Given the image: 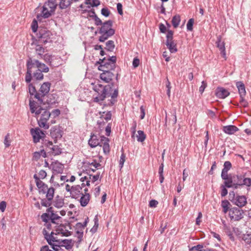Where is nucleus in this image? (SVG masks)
Here are the masks:
<instances>
[{
    "label": "nucleus",
    "mask_w": 251,
    "mask_h": 251,
    "mask_svg": "<svg viewBox=\"0 0 251 251\" xmlns=\"http://www.w3.org/2000/svg\"><path fill=\"white\" fill-rule=\"evenodd\" d=\"M94 222H95L94 226L90 230V231L91 232H92L93 233H95L97 231V228L99 226L98 219L97 216L94 218Z\"/></svg>",
    "instance_id": "3c124183"
},
{
    "label": "nucleus",
    "mask_w": 251,
    "mask_h": 251,
    "mask_svg": "<svg viewBox=\"0 0 251 251\" xmlns=\"http://www.w3.org/2000/svg\"><path fill=\"white\" fill-rule=\"evenodd\" d=\"M51 83L49 82H44L41 85L38 91H37L35 85L33 83H29L28 85L29 93L31 96H33L34 98L38 100L40 104L44 103L43 98L48 96L50 90Z\"/></svg>",
    "instance_id": "20e7f679"
},
{
    "label": "nucleus",
    "mask_w": 251,
    "mask_h": 251,
    "mask_svg": "<svg viewBox=\"0 0 251 251\" xmlns=\"http://www.w3.org/2000/svg\"><path fill=\"white\" fill-rule=\"evenodd\" d=\"M43 78L44 75L43 74V73L39 70H36V71L32 74L31 80H32L33 81L31 83H33V85H35L38 83L39 81L43 80ZM27 83L29 84V83H31V82Z\"/></svg>",
    "instance_id": "2eb2a0df"
},
{
    "label": "nucleus",
    "mask_w": 251,
    "mask_h": 251,
    "mask_svg": "<svg viewBox=\"0 0 251 251\" xmlns=\"http://www.w3.org/2000/svg\"><path fill=\"white\" fill-rule=\"evenodd\" d=\"M242 239L247 244H251V234H244Z\"/></svg>",
    "instance_id": "09e8293b"
},
{
    "label": "nucleus",
    "mask_w": 251,
    "mask_h": 251,
    "mask_svg": "<svg viewBox=\"0 0 251 251\" xmlns=\"http://www.w3.org/2000/svg\"><path fill=\"white\" fill-rule=\"evenodd\" d=\"M232 165L230 161H226L224 164V168L222 169L221 173V177L223 179H226L229 175L228 171L231 168Z\"/></svg>",
    "instance_id": "f3484780"
},
{
    "label": "nucleus",
    "mask_w": 251,
    "mask_h": 251,
    "mask_svg": "<svg viewBox=\"0 0 251 251\" xmlns=\"http://www.w3.org/2000/svg\"><path fill=\"white\" fill-rule=\"evenodd\" d=\"M90 199V195L89 194H82L79 200L80 205L82 207L86 206L89 203Z\"/></svg>",
    "instance_id": "393cba45"
},
{
    "label": "nucleus",
    "mask_w": 251,
    "mask_h": 251,
    "mask_svg": "<svg viewBox=\"0 0 251 251\" xmlns=\"http://www.w3.org/2000/svg\"><path fill=\"white\" fill-rule=\"evenodd\" d=\"M54 197L53 189H51L46 194V198L42 199L41 201V204L44 207H49L52 204V201Z\"/></svg>",
    "instance_id": "9d476101"
},
{
    "label": "nucleus",
    "mask_w": 251,
    "mask_h": 251,
    "mask_svg": "<svg viewBox=\"0 0 251 251\" xmlns=\"http://www.w3.org/2000/svg\"><path fill=\"white\" fill-rule=\"evenodd\" d=\"M163 167L164 164L163 163H161L159 166L158 170V173L159 175V180L161 183H162L163 182V180L164 179V177L163 176Z\"/></svg>",
    "instance_id": "c03bdc74"
},
{
    "label": "nucleus",
    "mask_w": 251,
    "mask_h": 251,
    "mask_svg": "<svg viewBox=\"0 0 251 251\" xmlns=\"http://www.w3.org/2000/svg\"><path fill=\"white\" fill-rule=\"evenodd\" d=\"M243 210L237 207H232L229 210V216L231 220L239 221L243 218Z\"/></svg>",
    "instance_id": "6e6552de"
},
{
    "label": "nucleus",
    "mask_w": 251,
    "mask_h": 251,
    "mask_svg": "<svg viewBox=\"0 0 251 251\" xmlns=\"http://www.w3.org/2000/svg\"><path fill=\"white\" fill-rule=\"evenodd\" d=\"M244 178V175H235L230 174L227 176L226 179H224V184H225L226 186H230L231 184L238 183L242 185V180Z\"/></svg>",
    "instance_id": "0eeeda50"
},
{
    "label": "nucleus",
    "mask_w": 251,
    "mask_h": 251,
    "mask_svg": "<svg viewBox=\"0 0 251 251\" xmlns=\"http://www.w3.org/2000/svg\"><path fill=\"white\" fill-rule=\"evenodd\" d=\"M72 1L73 0H60L59 7L61 9H66L71 5Z\"/></svg>",
    "instance_id": "7c9ffc66"
},
{
    "label": "nucleus",
    "mask_w": 251,
    "mask_h": 251,
    "mask_svg": "<svg viewBox=\"0 0 251 251\" xmlns=\"http://www.w3.org/2000/svg\"><path fill=\"white\" fill-rule=\"evenodd\" d=\"M53 13V12H51L50 10V11L48 10V7L46 6V5H44L42 11V16L44 18H48L51 15L52 13Z\"/></svg>",
    "instance_id": "2f4dec72"
},
{
    "label": "nucleus",
    "mask_w": 251,
    "mask_h": 251,
    "mask_svg": "<svg viewBox=\"0 0 251 251\" xmlns=\"http://www.w3.org/2000/svg\"><path fill=\"white\" fill-rule=\"evenodd\" d=\"M100 137H101V143L100 146H102L104 153L105 154H108L110 152V147L109 144V139L104 136H101Z\"/></svg>",
    "instance_id": "4468645a"
},
{
    "label": "nucleus",
    "mask_w": 251,
    "mask_h": 251,
    "mask_svg": "<svg viewBox=\"0 0 251 251\" xmlns=\"http://www.w3.org/2000/svg\"><path fill=\"white\" fill-rule=\"evenodd\" d=\"M47 148H50L51 150V153L54 155H58L62 153V149L57 146H53L51 141H48L45 143Z\"/></svg>",
    "instance_id": "a211bd4d"
},
{
    "label": "nucleus",
    "mask_w": 251,
    "mask_h": 251,
    "mask_svg": "<svg viewBox=\"0 0 251 251\" xmlns=\"http://www.w3.org/2000/svg\"><path fill=\"white\" fill-rule=\"evenodd\" d=\"M53 172L58 174H62L63 171L64 167L63 164L59 162H55L51 165Z\"/></svg>",
    "instance_id": "bb28decb"
},
{
    "label": "nucleus",
    "mask_w": 251,
    "mask_h": 251,
    "mask_svg": "<svg viewBox=\"0 0 251 251\" xmlns=\"http://www.w3.org/2000/svg\"><path fill=\"white\" fill-rule=\"evenodd\" d=\"M95 21V24L98 26L101 25L102 24V22L101 20L97 16H94V18H92Z\"/></svg>",
    "instance_id": "e2e57ef3"
},
{
    "label": "nucleus",
    "mask_w": 251,
    "mask_h": 251,
    "mask_svg": "<svg viewBox=\"0 0 251 251\" xmlns=\"http://www.w3.org/2000/svg\"><path fill=\"white\" fill-rule=\"evenodd\" d=\"M229 200L234 204L241 208L247 203V198L245 196H239L235 194L234 191H230L229 193Z\"/></svg>",
    "instance_id": "423d86ee"
},
{
    "label": "nucleus",
    "mask_w": 251,
    "mask_h": 251,
    "mask_svg": "<svg viewBox=\"0 0 251 251\" xmlns=\"http://www.w3.org/2000/svg\"><path fill=\"white\" fill-rule=\"evenodd\" d=\"M180 22V16L179 15H175L172 19V23L174 28L178 27Z\"/></svg>",
    "instance_id": "f704fd0d"
},
{
    "label": "nucleus",
    "mask_w": 251,
    "mask_h": 251,
    "mask_svg": "<svg viewBox=\"0 0 251 251\" xmlns=\"http://www.w3.org/2000/svg\"><path fill=\"white\" fill-rule=\"evenodd\" d=\"M101 143V139L100 140L99 137L95 134L92 135L88 141V144L91 148H95L97 146H100Z\"/></svg>",
    "instance_id": "aec40b11"
},
{
    "label": "nucleus",
    "mask_w": 251,
    "mask_h": 251,
    "mask_svg": "<svg viewBox=\"0 0 251 251\" xmlns=\"http://www.w3.org/2000/svg\"><path fill=\"white\" fill-rule=\"evenodd\" d=\"M171 116V118H169V125L172 124L173 126H174L176 124L177 121L176 112H175L174 113L172 114Z\"/></svg>",
    "instance_id": "49530a36"
},
{
    "label": "nucleus",
    "mask_w": 251,
    "mask_h": 251,
    "mask_svg": "<svg viewBox=\"0 0 251 251\" xmlns=\"http://www.w3.org/2000/svg\"><path fill=\"white\" fill-rule=\"evenodd\" d=\"M115 47L114 41L112 40H109L106 43L105 49L108 51L112 52L113 51Z\"/></svg>",
    "instance_id": "e433bc0d"
},
{
    "label": "nucleus",
    "mask_w": 251,
    "mask_h": 251,
    "mask_svg": "<svg viewBox=\"0 0 251 251\" xmlns=\"http://www.w3.org/2000/svg\"><path fill=\"white\" fill-rule=\"evenodd\" d=\"M51 248L54 251H63L61 249V247L63 246V245H57V244H53L52 245H50Z\"/></svg>",
    "instance_id": "680f3d73"
},
{
    "label": "nucleus",
    "mask_w": 251,
    "mask_h": 251,
    "mask_svg": "<svg viewBox=\"0 0 251 251\" xmlns=\"http://www.w3.org/2000/svg\"><path fill=\"white\" fill-rule=\"evenodd\" d=\"M102 73L100 75V78L106 83L110 82L114 76V75L109 70L102 71Z\"/></svg>",
    "instance_id": "f8f14e48"
},
{
    "label": "nucleus",
    "mask_w": 251,
    "mask_h": 251,
    "mask_svg": "<svg viewBox=\"0 0 251 251\" xmlns=\"http://www.w3.org/2000/svg\"><path fill=\"white\" fill-rule=\"evenodd\" d=\"M99 0H85V4H90L92 7H97L100 4Z\"/></svg>",
    "instance_id": "58836bf2"
},
{
    "label": "nucleus",
    "mask_w": 251,
    "mask_h": 251,
    "mask_svg": "<svg viewBox=\"0 0 251 251\" xmlns=\"http://www.w3.org/2000/svg\"><path fill=\"white\" fill-rule=\"evenodd\" d=\"M60 242H62V243L65 244L64 245H63L62 247H64L65 248V249L68 250L72 249L74 246V244L72 243V240H68V239L61 240Z\"/></svg>",
    "instance_id": "473e14b6"
},
{
    "label": "nucleus",
    "mask_w": 251,
    "mask_h": 251,
    "mask_svg": "<svg viewBox=\"0 0 251 251\" xmlns=\"http://www.w3.org/2000/svg\"><path fill=\"white\" fill-rule=\"evenodd\" d=\"M51 32L45 27H40L38 32L37 33V37L38 39V43L44 45L47 43H51L52 41L51 36Z\"/></svg>",
    "instance_id": "39448f33"
},
{
    "label": "nucleus",
    "mask_w": 251,
    "mask_h": 251,
    "mask_svg": "<svg viewBox=\"0 0 251 251\" xmlns=\"http://www.w3.org/2000/svg\"><path fill=\"white\" fill-rule=\"evenodd\" d=\"M46 240H47L48 243L50 245L55 244V243H53L52 242H60V241L61 240L60 239H57L56 237H55L53 235H50V236H49L48 238L46 237Z\"/></svg>",
    "instance_id": "4c0bfd02"
},
{
    "label": "nucleus",
    "mask_w": 251,
    "mask_h": 251,
    "mask_svg": "<svg viewBox=\"0 0 251 251\" xmlns=\"http://www.w3.org/2000/svg\"><path fill=\"white\" fill-rule=\"evenodd\" d=\"M37 68L42 73H48L49 71V67L44 63L40 62L36 59H32L29 57L26 61V73L25 74V81L26 83H29L32 79V69Z\"/></svg>",
    "instance_id": "7ed1b4c3"
},
{
    "label": "nucleus",
    "mask_w": 251,
    "mask_h": 251,
    "mask_svg": "<svg viewBox=\"0 0 251 251\" xmlns=\"http://www.w3.org/2000/svg\"><path fill=\"white\" fill-rule=\"evenodd\" d=\"M227 186H226L225 184H224L221 185V195L222 197H225L228 193L227 190L226 189Z\"/></svg>",
    "instance_id": "8fccbe9b"
},
{
    "label": "nucleus",
    "mask_w": 251,
    "mask_h": 251,
    "mask_svg": "<svg viewBox=\"0 0 251 251\" xmlns=\"http://www.w3.org/2000/svg\"><path fill=\"white\" fill-rule=\"evenodd\" d=\"M126 160V155L124 153H122V154L121 155L120 162H119V166L121 168H123L124 164Z\"/></svg>",
    "instance_id": "bf43d9fd"
},
{
    "label": "nucleus",
    "mask_w": 251,
    "mask_h": 251,
    "mask_svg": "<svg viewBox=\"0 0 251 251\" xmlns=\"http://www.w3.org/2000/svg\"><path fill=\"white\" fill-rule=\"evenodd\" d=\"M64 199L60 197L59 195H57L55 198L54 200L53 201V205L58 208H61L63 207L64 205Z\"/></svg>",
    "instance_id": "cd10ccee"
},
{
    "label": "nucleus",
    "mask_w": 251,
    "mask_h": 251,
    "mask_svg": "<svg viewBox=\"0 0 251 251\" xmlns=\"http://www.w3.org/2000/svg\"><path fill=\"white\" fill-rule=\"evenodd\" d=\"M113 24V22L111 20L102 23L101 26L100 27H99V33H102L103 32L110 33L111 32L112 33H115V29L112 28Z\"/></svg>",
    "instance_id": "1a4fd4ad"
},
{
    "label": "nucleus",
    "mask_w": 251,
    "mask_h": 251,
    "mask_svg": "<svg viewBox=\"0 0 251 251\" xmlns=\"http://www.w3.org/2000/svg\"><path fill=\"white\" fill-rule=\"evenodd\" d=\"M10 135L9 133H7V135L5 136V138L4 140V144L6 148L8 147L10 145Z\"/></svg>",
    "instance_id": "5fc2aeb1"
},
{
    "label": "nucleus",
    "mask_w": 251,
    "mask_h": 251,
    "mask_svg": "<svg viewBox=\"0 0 251 251\" xmlns=\"http://www.w3.org/2000/svg\"><path fill=\"white\" fill-rule=\"evenodd\" d=\"M224 229L227 235L232 232L230 226L225 224H224Z\"/></svg>",
    "instance_id": "338daca9"
},
{
    "label": "nucleus",
    "mask_w": 251,
    "mask_h": 251,
    "mask_svg": "<svg viewBox=\"0 0 251 251\" xmlns=\"http://www.w3.org/2000/svg\"><path fill=\"white\" fill-rule=\"evenodd\" d=\"M101 14L104 17H107L110 15V11L107 8L104 7L101 9Z\"/></svg>",
    "instance_id": "4d7b16f0"
},
{
    "label": "nucleus",
    "mask_w": 251,
    "mask_h": 251,
    "mask_svg": "<svg viewBox=\"0 0 251 251\" xmlns=\"http://www.w3.org/2000/svg\"><path fill=\"white\" fill-rule=\"evenodd\" d=\"M194 23V20L193 18H191L189 20L188 23L187 24V29L189 31L193 30V25Z\"/></svg>",
    "instance_id": "603ef678"
},
{
    "label": "nucleus",
    "mask_w": 251,
    "mask_h": 251,
    "mask_svg": "<svg viewBox=\"0 0 251 251\" xmlns=\"http://www.w3.org/2000/svg\"><path fill=\"white\" fill-rule=\"evenodd\" d=\"M217 46L219 49L221 51V56L226 59V53L225 50V43L224 42H222L221 37H218L217 41H216Z\"/></svg>",
    "instance_id": "4be33fe9"
},
{
    "label": "nucleus",
    "mask_w": 251,
    "mask_h": 251,
    "mask_svg": "<svg viewBox=\"0 0 251 251\" xmlns=\"http://www.w3.org/2000/svg\"><path fill=\"white\" fill-rule=\"evenodd\" d=\"M242 185H246L247 186H251V178H245L244 177L243 180H242Z\"/></svg>",
    "instance_id": "6e6d98bb"
},
{
    "label": "nucleus",
    "mask_w": 251,
    "mask_h": 251,
    "mask_svg": "<svg viewBox=\"0 0 251 251\" xmlns=\"http://www.w3.org/2000/svg\"><path fill=\"white\" fill-rule=\"evenodd\" d=\"M35 50L40 58L42 57L43 53L45 52V48L41 45L37 44L36 45Z\"/></svg>",
    "instance_id": "ea45409f"
},
{
    "label": "nucleus",
    "mask_w": 251,
    "mask_h": 251,
    "mask_svg": "<svg viewBox=\"0 0 251 251\" xmlns=\"http://www.w3.org/2000/svg\"><path fill=\"white\" fill-rule=\"evenodd\" d=\"M216 96L220 99H225L229 95V92L222 87H218L216 90Z\"/></svg>",
    "instance_id": "412c9836"
},
{
    "label": "nucleus",
    "mask_w": 251,
    "mask_h": 251,
    "mask_svg": "<svg viewBox=\"0 0 251 251\" xmlns=\"http://www.w3.org/2000/svg\"><path fill=\"white\" fill-rule=\"evenodd\" d=\"M31 28L33 32H37L38 29V23L37 21L34 19L31 24Z\"/></svg>",
    "instance_id": "864d4df0"
},
{
    "label": "nucleus",
    "mask_w": 251,
    "mask_h": 251,
    "mask_svg": "<svg viewBox=\"0 0 251 251\" xmlns=\"http://www.w3.org/2000/svg\"><path fill=\"white\" fill-rule=\"evenodd\" d=\"M138 135L137 136V141L143 142L146 138V135L142 130L138 131Z\"/></svg>",
    "instance_id": "a19ab883"
},
{
    "label": "nucleus",
    "mask_w": 251,
    "mask_h": 251,
    "mask_svg": "<svg viewBox=\"0 0 251 251\" xmlns=\"http://www.w3.org/2000/svg\"><path fill=\"white\" fill-rule=\"evenodd\" d=\"M166 45L171 53H175L177 51L176 44L173 42H166Z\"/></svg>",
    "instance_id": "72a5a7b5"
},
{
    "label": "nucleus",
    "mask_w": 251,
    "mask_h": 251,
    "mask_svg": "<svg viewBox=\"0 0 251 251\" xmlns=\"http://www.w3.org/2000/svg\"><path fill=\"white\" fill-rule=\"evenodd\" d=\"M222 206L223 208V212L226 213L229 211V205H230L229 202L227 200H224L222 201Z\"/></svg>",
    "instance_id": "79ce46f5"
},
{
    "label": "nucleus",
    "mask_w": 251,
    "mask_h": 251,
    "mask_svg": "<svg viewBox=\"0 0 251 251\" xmlns=\"http://www.w3.org/2000/svg\"><path fill=\"white\" fill-rule=\"evenodd\" d=\"M113 85V83H111L104 86L101 84L96 85L94 87V90L97 92L98 95L94 98V101L99 102L104 100L106 98L111 97V99L108 100L107 102H105L103 105L104 106L113 105L117 101V98L118 96V88L114 89L113 92L111 93Z\"/></svg>",
    "instance_id": "f257e3e1"
},
{
    "label": "nucleus",
    "mask_w": 251,
    "mask_h": 251,
    "mask_svg": "<svg viewBox=\"0 0 251 251\" xmlns=\"http://www.w3.org/2000/svg\"><path fill=\"white\" fill-rule=\"evenodd\" d=\"M44 4L46 5L47 7H49L50 8L51 12H53V13L57 6L56 0H48Z\"/></svg>",
    "instance_id": "c85d7f7f"
},
{
    "label": "nucleus",
    "mask_w": 251,
    "mask_h": 251,
    "mask_svg": "<svg viewBox=\"0 0 251 251\" xmlns=\"http://www.w3.org/2000/svg\"><path fill=\"white\" fill-rule=\"evenodd\" d=\"M54 118H55L58 116L60 114V111L58 109H55L52 111L51 113H50Z\"/></svg>",
    "instance_id": "774afa93"
},
{
    "label": "nucleus",
    "mask_w": 251,
    "mask_h": 251,
    "mask_svg": "<svg viewBox=\"0 0 251 251\" xmlns=\"http://www.w3.org/2000/svg\"><path fill=\"white\" fill-rule=\"evenodd\" d=\"M174 31L171 30H167V34L166 35V42L170 43L174 42L173 39Z\"/></svg>",
    "instance_id": "37998d69"
},
{
    "label": "nucleus",
    "mask_w": 251,
    "mask_h": 251,
    "mask_svg": "<svg viewBox=\"0 0 251 251\" xmlns=\"http://www.w3.org/2000/svg\"><path fill=\"white\" fill-rule=\"evenodd\" d=\"M101 35L99 37V41L100 42H104L105 40H106L109 37L113 36L115 33H107L106 32H103L100 33Z\"/></svg>",
    "instance_id": "c9c22d12"
},
{
    "label": "nucleus",
    "mask_w": 251,
    "mask_h": 251,
    "mask_svg": "<svg viewBox=\"0 0 251 251\" xmlns=\"http://www.w3.org/2000/svg\"><path fill=\"white\" fill-rule=\"evenodd\" d=\"M30 132L33 136L34 143H37L39 142L40 139H42L43 136L40 134H43L44 136H45L44 131L41 130L39 127L35 129L31 128Z\"/></svg>",
    "instance_id": "9b49d317"
},
{
    "label": "nucleus",
    "mask_w": 251,
    "mask_h": 251,
    "mask_svg": "<svg viewBox=\"0 0 251 251\" xmlns=\"http://www.w3.org/2000/svg\"><path fill=\"white\" fill-rule=\"evenodd\" d=\"M105 112H102V114L101 115L100 118L101 119H104L106 122L111 119L112 114L111 111H108L106 112L105 115H104Z\"/></svg>",
    "instance_id": "a18cd8bd"
},
{
    "label": "nucleus",
    "mask_w": 251,
    "mask_h": 251,
    "mask_svg": "<svg viewBox=\"0 0 251 251\" xmlns=\"http://www.w3.org/2000/svg\"><path fill=\"white\" fill-rule=\"evenodd\" d=\"M83 194L82 187H80V185H77L72 186V190L71 193V196L72 198L77 199L80 197Z\"/></svg>",
    "instance_id": "ddd939ff"
},
{
    "label": "nucleus",
    "mask_w": 251,
    "mask_h": 251,
    "mask_svg": "<svg viewBox=\"0 0 251 251\" xmlns=\"http://www.w3.org/2000/svg\"><path fill=\"white\" fill-rule=\"evenodd\" d=\"M50 217L49 213H45L41 215V219L43 222L47 223L48 221L50 220Z\"/></svg>",
    "instance_id": "052dcab7"
},
{
    "label": "nucleus",
    "mask_w": 251,
    "mask_h": 251,
    "mask_svg": "<svg viewBox=\"0 0 251 251\" xmlns=\"http://www.w3.org/2000/svg\"><path fill=\"white\" fill-rule=\"evenodd\" d=\"M236 86L238 89V92L240 96H246V91L244 83L242 81H238L236 83Z\"/></svg>",
    "instance_id": "a878e982"
},
{
    "label": "nucleus",
    "mask_w": 251,
    "mask_h": 251,
    "mask_svg": "<svg viewBox=\"0 0 251 251\" xmlns=\"http://www.w3.org/2000/svg\"><path fill=\"white\" fill-rule=\"evenodd\" d=\"M112 65H113L112 64V63L111 62H110V61H109L107 59L106 60V61H105V63L103 64V65H100L98 67V69L100 71L114 70L115 69L116 67H113V66H112Z\"/></svg>",
    "instance_id": "b1692460"
},
{
    "label": "nucleus",
    "mask_w": 251,
    "mask_h": 251,
    "mask_svg": "<svg viewBox=\"0 0 251 251\" xmlns=\"http://www.w3.org/2000/svg\"><path fill=\"white\" fill-rule=\"evenodd\" d=\"M50 135L55 139L54 141H56L57 139L62 137V131L57 126H54L50 129Z\"/></svg>",
    "instance_id": "dca6fc26"
},
{
    "label": "nucleus",
    "mask_w": 251,
    "mask_h": 251,
    "mask_svg": "<svg viewBox=\"0 0 251 251\" xmlns=\"http://www.w3.org/2000/svg\"><path fill=\"white\" fill-rule=\"evenodd\" d=\"M54 56L52 55L51 54H49L48 53H46L42 56V57H41V58H43L44 61L49 64V65L50 67H55L53 64L52 63V58L54 57Z\"/></svg>",
    "instance_id": "c756f323"
},
{
    "label": "nucleus",
    "mask_w": 251,
    "mask_h": 251,
    "mask_svg": "<svg viewBox=\"0 0 251 251\" xmlns=\"http://www.w3.org/2000/svg\"><path fill=\"white\" fill-rule=\"evenodd\" d=\"M36 186L39 189V193L40 194H47L49 190H50V189H53V195L54 194L55 189L53 187L49 188L48 185L43 181L39 185Z\"/></svg>",
    "instance_id": "6ab92c4d"
},
{
    "label": "nucleus",
    "mask_w": 251,
    "mask_h": 251,
    "mask_svg": "<svg viewBox=\"0 0 251 251\" xmlns=\"http://www.w3.org/2000/svg\"><path fill=\"white\" fill-rule=\"evenodd\" d=\"M117 9L118 13L120 15H123V5L121 3H118L117 4Z\"/></svg>",
    "instance_id": "69168bd1"
},
{
    "label": "nucleus",
    "mask_w": 251,
    "mask_h": 251,
    "mask_svg": "<svg viewBox=\"0 0 251 251\" xmlns=\"http://www.w3.org/2000/svg\"><path fill=\"white\" fill-rule=\"evenodd\" d=\"M239 130L238 128L233 125L226 126H223V131L228 134H233Z\"/></svg>",
    "instance_id": "5701e85b"
},
{
    "label": "nucleus",
    "mask_w": 251,
    "mask_h": 251,
    "mask_svg": "<svg viewBox=\"0 0 251 251\" xmlns=\"http://www.w3.org/2000/svg\"><path fill=\"white\" fill-rule=\"evenodd\" d=\"M65 227L64 225L61 224L60 226L56 229V232H58V234L61 233L63 236H68V234H66L64 231L63 228Z\"/></svg>",
    "instance_id": "de8ad7c7"
},
{
    "label": "nucleus",
    "mask_w": 251,
    "mask_h": 251,
    "mask_svg": "<svg viewBox=\"0 0 251 251\" xmlns=\"http://www.w3.org/2000/svg\"><path fill=\"white\" fill-rule=\"evenodd\" d=\"M108 60L112 63V64H113L112 65V66H113V67H116V63L117 60V57L116 56H112L111 57H109V58H108Z\"/></svg>",
    "instance_id": "0e129e2a"
},
{
    "label": "nucleus",
    "mask_w": 251,
    "mask_h": 251,
    "mask_svg": "<svg viewBox=\"0 0 251 251\" xmlns=\"http://www.w3.org/2000/svg\"><path fill=\"white\" fill-rule=\"evenodd\" d=\"M203 246L202 245L199 244L197 246H194L190 249V251H199L200 250H203Z\"/></svg>",
    "instance_id": "13d9d810"
},
{
    "label": "nucleus",
    "mask_w": 251,
    "mask_h": 251,
    "mask_svg": "<svg viewBox=\"0 0 251 251\" xmlns=\"http://www.w3.org/2000/svg\"><path fill=\"white\" fill-rule=\"evenodd\" d=\"M29 108L31 113H35L36 115L41 114V117L38 120L39 126L45 129H49L50 124L48 121L51 115L50 113L44 109L41 106L38 105L37 102L32 100L31 98L29 100Z\"/></svg>",
    "instance_id": "f03ea898"
}]
</instances>
